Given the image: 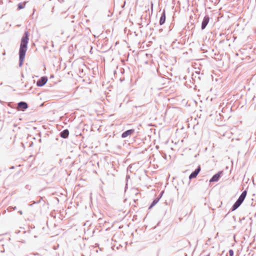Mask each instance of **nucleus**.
Returning <instances> with one entry per match:
<instances>
[{
  "mask_svg": "<svg viewBox=\"0 0 256 256\" xmlns=\"http://www.w3.org/2000/svg\"><path fill=\"white\" fill-rule=\"evenodd\" d=\"M29 40L28 32L26 31L22 36L21 40L20 47L18 52L19 54V66L21 67L23 64L26 54L28 48V44Z\"/></svg>",
  "mask_w": 256,
  "mask_h": 256,
  "instance_id": "f257e3e1",
  "label": "nucleus"
},
{
  "mask_svg": "<svg viewBox=\"0 0 256 256\" xmlns=\"http://www.w3.org/2000/svg\"><path fill=\"white\" fill-rule=\"evenodd\" d=\"M247 194V191L246 190L243 191L238 199L234 202L231 208L232 211L236 210L242 203Z\"/></svg>",
  "mask_w": 256,
  "mask_h": 256,
  "instance_id": "f03ea898",
  "label": "nucleus"
},
{
  "mask_svg": "<svg viewBox=\"0 0 256 256\" xmlns=\"http://www.w3.org/2000/svg\"><path fill=\"white\" fill-rule=\"evenodd\" d=\"M28 108V104L26 102H20L18 103V107H17L18 110L24 111Z\"/></svg>",
  "mask_w": 256,
  "mask_h": 256,
  "instance_id": "7ed1b4c3",
  "label": "nucleus"
},
{
  "mask_svg": "<svg viewBox=\"0 0 256 256\" xmlns=\"http://www.w3.org/2000/svg\"><path fill=\"white\" fill-rule=\"evenodd\" d=\"M48 81V78L46 76H42L36 82V86L40 87L44 86Z\"/></svg>",
  "mask_w": 256,
  "mask_h": 256,
  "instance_id": "20e7f679",
  "label": "nucleus"
},
{
  "mask_svg": "<svg viewBox=\"0 0 256 256\" xmlns=\"http://www.w3.org/2000/svg\"><path fill=\"white\" fill-rule=\"evenodd\" d=\"M201 170L200 166H198V168L194 171L192 172L190 175L189 176V179L191 180L192 178H195L196 177L198 174H199Z\"/></svg>",
  "mask_w": 256,
  "mask_h": 256,
  "instance_id": "39448f33",
  "label": "nucleus"
},
{
  "mask_svg": "<svg viewBox=\"0 0 256 256\" xmlns=\"http://www.w3.org/2000/svg\"><path fill=\"white\" fill-rule=\"evenodd\" d=\"M210 21V17L208 15H206L204 18V19L202 20V26H201V28L202 30H204L205 29L206 26H207L208 24Z\"/></svg>",
  "mask_w": 256,
  "mask_h": 256,
  "instance_id": "423d86ee",
  "label": "nucleus"
},
{
  "mask_svg": "<svg viewBox=\"0 0 256 256\" xmlns=\"http://www.w3.org/2000/svg\"><path fill=\"white\" fill-rule=\"evenodd\" d=\"M222 173V172L221 171V172H219L218 173H216V174H214L212 176V178L210 179V182H216L218 181Z\"/></svg>",
  "mask_w": 256,
  "mask_h": 256,
  "instance_id": "0eeeda50",
  "label": "nucleus"
},
{
  "mask_svg": "<svg viewBox=\"0 0 256 256\" xmlns=\"http://www.w3.org/2000/svg\"><path fill=\"white\" fill-rule=\"evenodd\" d=\"M134 132V129L128 130L123 132L121 136L122 138H125L128 136L132 134Z\"/></svg>",
  "mask_w": 256,
  "mask_h": 256,
  "instance_id": "6e6552de",
  "label": "nucleus"
},
{
  "mask_svg": "<svg viewBox=\"0 0 256 256\" xmlns=\"http://www.w3.org/2000/svg\"><path fill=\"white\" fill-rule=\"evenodd\" d=\"M166 12L165 10H164L162 12L161 14V16L160 19L159 24L160 26L164 24L166 22Z\"/></svg>",
  "mask_w": 256,
  "mask_h": 256,
  "instance_id": "1a4fd4ad",
  "label": "nucleus"
},
{
  "mask_svg": "<svg viewBox=\"0 0 256 256\" xmlns=\"http://www.w3.org/2000/svg\"><path fill=\"white\" fill-rule=\"evenodd\" d=\"M69 136V130L68 129L63 130L60 133V136L63 138H66Z\"/></svg>",
  "mask_w": 256,
  "mask_h": 256,
  "instance_id": "9d476101",
  "label": "nucleus"
},
{
  "mask_svg": "<svg viewBox=\"0 0 256 256\" xmlns=\"http://www.w3.org/2000/svg\"><path fill=\"white\" fill-rule=\"evenodd\" d=\"M160 198H156L154 199L152 202L151 203L150 205L149 206V209L152 208L154 206H155L159 201Z\"/></svg>",
  "mask_w": 256,
  "mask_h": 256,
  "instance_id": "9b49d317",
  "label": "nucleus"
},
{
  "mask_svg": "<svg viewBox=\"0 0 256 256\" xmlns=\"http://www.w3.org/2000/svg\"><path fill=\"white\" fill-rule=\"evenodd\" d=\"M25 6V4H24V3H19L18 4V10H21V9H22L24 8Z\"/></svg>",
  "mask_w": 256,
  "mask_h": 256,
  "instance_id": "f8f14e48",
  "label": "nucleus"
},
{
  "mask_svg": "<svg viewBox=\"0 0 256 256\" xmlns=\"http://www.w3.org/2000/svg\"><path fill=\"white\" fill-rule=\"evenodd\" d=\"M228 253L230 256H234V252L232 250H230Z\"/></svg>",
  "mask_w": 256,
  "mask_h": 256,
  "instance_id": "ddd939ff",
  "label": "nucleus"
},
{
  "mask_svg": "<svg viewBox=\"0 0 256 256\" xmlns=\"http://www.w3.org/2000/svg\"><path fill=\"white\" fill-rule=\"evenodd\" d=\"M164 192V191L161 192L160 194V195H159V196H158V198H160V199L161 198V197L162 196Z\"/></svg>",
  "mask_w": 256,
  "mask_h": 256,
  "instance_id": "4468645a",
  "label": "nucleus"
},
{
  "mask_svg": "<svg viewBox=\"0 0 256 256\" xmlns=\"http://www.w3.org/2000/svg\"><path fill=\"white\" fill-rule=\"evenodd\" d=\"M130 178V176H128V175H127V176H126V178Z\"/></svg>",
  "mask_w": 256,
  "mask_h": 256,
  "instance_id": "2eb2a0df",
  "label": "nucleus"
},
{
  "mask_svg": "<svg viewBox=\"0 0 256 256\" xmlns=\"http://www.w3.org/2000/svg\"><path fill=\"white\" fill-rule=\"evenodd\" d=\"M151 6H152V8L153 7V4L152 2L151 3Z\"/></svg>",
  "mask_w": 256,
  "mask_h": 256,
  "instance_id": "dca6fc26",
  "label": "nucleus"
},
{
  "mask_svg": "<svg viewBox=\"0 0 256 256\" xmlns=\"http://www.w3.org/2000/svg\"><path fill=\"white\" fill-rule=\"evenodd\" d=\"M20 214H22V211H20Z\"/></svg>",
  "mask_w": 256,
  "mask_h": 256,
  "instance_id": "f3484780",
  "label": "nucleus"
},
{
  "mask_svg": "<svg viewBox=\"0 0 256 256\" xmlns=\"http://www.w3.org/2000/svg\"><path fill=\"white\" fill-rule=\"evenodd\" d=\"M14 168V166H12L10 168L12 169V168Z\"/></svg>",
  "mask_w": 256,
  "mask_h": 256,
  "instance_id": "a211bd4d",
  "label": "nucleus"
},
{
  "mask_svg": "<svg viewBox=\"0 0 256 256\" xmlns=\"http://www.w3.org/2000/svg\"><path fill=\"white\" fill-rule=\"evenodd\" d=\"M24 86H25V87H27V85H26V84H25Z\"/></svg>",
  "mask_w": 256,
  "mask_h": 256,
  "instance_id": "6ab92c4d",
  "label": "nucleus"
},
{
  "mask_svg": "<svg viewBox=\"0 0 256 256\" xmlns=\"http://www.w3.org/2000/svg\"><path fill=\"white\" fill-rule=\"evenodd\" d=\"M206 256H210V254H208L206 255Z\"/></svg>",
  "mask_w": 256,
  "mask_h": 256,
  "instance_id": "aec40b11",
  "label": "nucleus"
}]
</instances>
